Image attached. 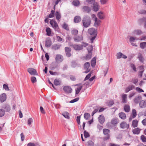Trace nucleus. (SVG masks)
<instances>
[{
  "label": "nucleus",
  "mask_w": 146,
  "mask_h": 146,
  "mask_svg": "<svg viewBox=\"0 0 146 146\" xmlns=\"http://www.w3.org/2000/svg\"><path fill=\"white\" fill-rule=\"evenodd\" d=\"M122 102L124 103H126L127 102V95L126 94H124L122 95L121 96Z\"/></svg>",
  "instance_id": "21"
},
{
  "label": "nucleus",
  "mask_w": 146,
  "mask_h": 146,
  "mask_svg": "<svg viewBox=\"0 0 146 146\" xmlns=\"http://www.w3.org/2000/svg\"><path fill=\"white\" fill-rule=\"evenodd\" d=\"M140 131V129L139 128H137L134 129L133 130V133L135 134H138L139 133Z\"/></svg>",
  "instance_id": "32"
},
{
  "label": "nucleus",
  "mask_w": 146,
  "mask_h": 146,
  "mask_svg": "<svg viewBox=\"0 0 146 146\" xmlns=\"http://www.w3.org/2000/svg\"><path fill=\"white\" fill-rule=\"evenodd\" d=\"M50 24L55 31H56L58 33L60 32L58 24L55 20H52L50 21Z\"/></svg>",
  "instance_id": "3"
},
{
  "label": "nucleus",
  "mask_w": 146,
  "mask_h": 146,
  "mask_svg": "<svg viewBox=\"0 0 146 146\" xmlns=\"http://www.w3.org/2000/svg\"><path fill=\"white\" fill-rule=\"evenodd\" d=\"M87 50L88 52H92V51L93 50L92 46L91 45L88 46L87 47Z\"/></svg>",
  "instance_id": "56"
},
{
  "label": "nucleus",
  "mask_w": 146,
  "mask_h": 146,
  "mask_svg": "<svg viewBox=\"0 0 146 146\" xmlns=\"http://www.w3.org/2000/svg\"><path fill=\"white\" fill-rule=\"evenodd\" d=\"M93 4V11L95 12L98 11L99 9L100 8V6L98 3L97 2H95Z\"/></svg>",
  "instance_id": "5"
},
{
  "label": "nucleus",
  "mask_w": 146,
  "mask_h": 146,
  "mask_svg": "<svg viewBox=\"0 0 146 146\" xmlns=\"http://www.w3.org/2000/svg\"><path fill=\"white\" fill-rule=\"evenodd\" d=\"M60 46V45L54 44L52 46V48L55 50L59 49Z\"/></svg>",
  "instance_id": "42"
},
{
  "label": "nucleus",
  "mask_w": 146,
  "mask_h": 146,
  "mask_svg": "<svg viewBox=\"0 0 146 146\" xmlns=\"http://www.w3.org/2000/svg\"><path fill=\"white\" fill-rule=\"evenodd\" d=\"M118 120L117 118H115L111 119V123L113 125H115L118 123Z\"/></svg>",
  "instance_id": "22"
},
{
  "label": "nucleus",
  "mask_w": 146,
  "mask_h": 146,
  "mask_svg": "<svg viewBox=\"0 0 146 146\" xmlns=\"http://www.w3.org/2000/svg\"><path fill=\"white\" fill-rule=\"evenodd\" d=\"M100 2L102 5H106L107 3L108 0H100Z\"/></svg>",
  "instance_id": "49"
},
{
  "label": "nucleus",
  "mask_w": 146,
  "mask_h": 146,
  "mask_svg": "<svg viewBox=\"0 0 146 146\" xmlns=\"http://www.w3.org/2000/svg\"><path fill=\"white\" fill-rule=\"evenodd\" d=\"M82 22L83 26L85 28H87L91 23V19L89 16H86L83 18Z\"/></svg>",
  "instance_id": "1"
},
{
  "label": "nucleus",
  "mask_w": 146,
  "mask_h": 146,
  "mask_svg": "<svg viewBox=\"0 0 146 146\" xmlns=\"http://www.w3.org/2000/svg\"><path fill=\"white\" fill-rule=\"evenodd\" d=\"M74 39L75 42H78L82 40V36H80L77 37H74Z\"/></svg>",
  "instance_id": "19"
},
{
  "label": "nucleus",
  "mask_w": 146,
  "mask_h": 146,
  "mask_svg": "<svg viewBox=\"0 0 146 146\" xmlns=\"http://www.w3.org/2000/svg\"><path fill=\"white\" fill-rule=\"evenodd\" d=\"M138 40V39L136 37L131 36L129 38L130 42H135L136 41Z\"/></svg>",
  "instance_id": "26"
},
{
  "label": "nucleus",
  "mask_w": 146,
  "mask_h": 146,
  "mask_svg": "<svg viewBox=\"0 0 146 146\" xmlns=\"http://www.w3.org/2000/svg\"><path fill=\"white\" fill-rule=\"evenodd\" d=\"M139 107L141 108H145L146 107V100H141L139 103Z\"/></svg>",
  "instance_id": "13"
},
{
  "label": "nucleus",
  "mask_w": 146,
  "mask_h": 146,
  "mask_svg": "<svg viewBox=\"0 0 146 146\" xmlns=\"http://www.w3.org/2000/svg\"><path fill=\"white\" fill-rule=\"evenodd\" d=\"M63 90L67 93H71L72 91L71 88L68 86H64L63 88Z\"/></svg>",
  "instance_id": "11"
},
{
  "label": "nucleus",
  "mask_w": 146,
  "mask_h": 146,
  "mask_svg": "<svg viewBox=\"0 0 146 146\" xmlns=\"http://www.w3.org/2000/svg\"><path fill=\"white\" fill-rule=\"evenodd\" d=\"M98 120L100 123L102 124L105 121V119L104 116L101 115H100L98 117Z\"/></svg>",
  "instance_id": "18"
},
{
  "label": "nucleus",
  "mask_w": 146,
  "mask_h": 146,
  "mask_svg": "<svg viewBox=\"0 0 146 146\" xmlns=\"http://www.w3.org/2000/svg\"><path fill=\"white\" fill-rule=\"evenodd\" d=\"M124 110L125 112H128L130 111L129 105L127 104L125 105L124 106Z\"/></svg>",
  "instance_id": "29"
},
{
  "label": "nucleus",
  "mask_w": 146,
  "mask_h": 146,
  "mask_svg": "<svg viewBox=\"0 0 146 146\" xmlns=\"http://www.w3.org/2000/svg\"><path fill=\"white\" fill-rule=\"evenodd\" d=\"M98 17L100 19H103L105 17V15L104 12L103 11H100L97 14Z\"/></svg>",
  "instance_id": "9"
},
{
  "label": "nucleus",
  "mask_w": 146,
  "mask_h": 146,
  "mask_svg": "<svg viewBox=\"0 0 146 146\" xmlns=\"http://www.w3.org/2000/svg\"><path fill=\"white\" fill-rule=\"evenodd\" d=\"M82 11L83 12L88 13L91 11V8L88 6H84L82 7Z\"/></svg>",
  "instance_id": "8"
},
{
  "label": "nucleus",
  "mask_w": 146,
  "mask_h": 146,
  "mask_svg": "<svg viewBox=\"0 0 146 146\" xmlns=\"http://www.w3.org/2000/svg\"><path fill=\"white\" fill-rule=\"evenodd\" d=\"M90 116V114L88 113H85L84 114V117L86 120H88Z\"/></svg>",
  "instance_id": "40"
},
{
  "label": "nucleus",
  "mask_w": 146,
  "mask_h": 146,
  "mask_svg": "<svg viewBox=\"0 0 146 146\" xmlns=\"http://www.w3.org/2000/svg\"><path fill=\"white\" fill-rule=\"evenodd\" d=\"M87 144L88 146H94V145L93 142L91 141H88L87 142Z\"/></svg>",
  "instance_id": "61"
},
{
  "label": "nucleus",
  "mask_w": 146,
  "mask_h": 146,
  "mask_svg": "<svg viewBox=\"0 0 146 146\" xmlns=\"http://www.w3.org/2000/svg\"><path fill=\"white\" fill-rule=\"evenodd\" d=\"M72 34L74 35H76L78 33V31L77 30H73L71 31Z\"/></svg>",
  "instance_id": "46"
},
{
  "label": "nucleus",
  "mask_w": 146,
  "mask_h": 146,
  "mask_svg": "<svg viewBox=\"0 0 146 146\" xmlns=\"http://www.w3.org/2000/svg\"><path fill=\"white\" fill-rule=\"evenodd\" d=\"M81 20V17L79 16H77L74 17V21L75 23H78L80 22Z\"/></svg>",
  "instance_id": "24"
},
{
  "label": "nucleus",
  "mask_w": 146,
  "mask_h": 146,
  "mask_svg": "<svg viewBox=\"0 0 146 146\" xmlns=\"http://www.w3.org/2000/svg\"><path fill=\"white\" fill-rule=\"evenodd\" d=\"M51 45V41L49 39L46 40L45 42V46L47 47H50Z\"/></svg>",
  "instance_id": "28"
},
{
  "label": "nucleus",
  "mask_w": 146,
  "mask_h": 146,
  "mask_svg": "<svg viewBox=\"0 0 146 146\" xmlns=\"http://www.w3.org/2000/svg\"><path fill=\"white\" fill-rule=\"evenodd\" d=\"M82 44H72L70 45V46H72L73 48L77 51H80L83 49L84 47H86L88 45V44L84 42H82Z\"/></svg>",
  "instance_id": "2"
},
{
  "label": "nucleus",
  "mask_w": 146,
  "mask_h": 146,
  "mask_svg": "<svg viewBox=\"0 0 146 146\" xmlns=\"http://www.w3.org/2000/svg\"><path fill=\"white\" fill-rule=\"evenodd\" d=\"M61 83V81L58 79H55L54 81V84L57 86L59 85Z\"/></svg>",
  "instance_id": "37"
},
{
  "label": "nucleus",
  "mask_w": 146,
  "mask_h": 146,
  "mask_svg": "<svg viewBox=\"0 0 146 146\" xmlns=\"http://www.w3.org/2000/svg\"><path fill=\"white\" fill-rule=\"evenodd\" d=\"M80 4L79 1L77 0H74L72 2V4L75 6H78Z\"/></svg>",
  "instance_id": "41"
},
{
  "label": "nucleus",
  "mask_w": 146,
  "mask_h": 146,
  "mask_svg": "<svg viewBox=\"0 0 146 146\" xmlns=\"http://www.w3.org/2000/svg\"><path fill=\"white\" fill-rule=\"evenodd\" d=\"M3 108L5 109L6 112H9L11 110L10 106L8 104H5L3 106Z\"/></svg>",
  "instance_id": "25"
},
{
  "label": "nucleus",
  "mask_w": 146,
  "mask_h": 146,
  "mask_svg": "<svg viewBox=\"0 0 146 146\" xmlns=\"http://www.w3.org/2000/svg\"><path fill=\"white\" fill-rule=\"evenodd\" d=\"M142 98L141 96H137L135 97L134 99V102L136 104H138L141 101Z\"/></svg>",
  "instance_id": "16"
},
{
  "label": "nucleus",
  "mask_w": 146,
  "mask_h": 146,
  "mask_svg": "<svg viewBox=\"0 0 146 146\" xmlns=\"http://www.w3.org/2000/svg\"><path fill=\"white\" fill-rule=\"evenodd\" d=\"M130 66L134 71L136 72L137 71L136 68L135 64H130Z\"/></svg>",
  "instance_id": "47"
},
{
  "label": "nucleus",
  "mask_w": 146,
  "mask_h": 146,
  "mask_svg": "<svg viewBox=\"0 0 146 146\" xmlns=\"http://www.w3.org/2000/svg\"><path fill=\"white\" fill-rule=\"evenodd\" d=\"M132 116L133 118H135L137 115L136 111L135 109H133L132 110Z\"/></svg>",
  "instance_id": "48"
},
{
  "label": "nucleus",
  "mask_w": 146,
  "mask_h": 146,
  "mask_svg": "<svg viewBox=\"0 0 146 146\" xmlns=\"http://www.w3.org/2000/svg\"><path fill=\"white\" fill-rule=\"evenodd\" d=\"M86 2L89 4H93L95 3V0H86Z\"/></svg>",
  "instance_id": "59"
},
{
  "label": "nucleus",
  "mask_w": 146,
  "mask_h": 146,
  "mask_svg": "<svg viewBox=\"0 0 146 146\" xmlns=\"http://www.w3.org/2000/svg\"><path fill=\"white\" fill-rule=\"evenodd\" d=\"M118 115L119 117L123 119H125L126 118V115L123 112L119 113Z\"/></svg>",
  "instance_id": "23"
},
{
  "label": "nucleus",
  "mask_w": 146,
  "mask_h": 146,
  "mask_svg": "<svg viewBox=\"0 0 146 146\" xmlns=\"http://www.w3.org/2000/svg\"><path fill=\"white\" fill-rule=\"evenodd\" d=\"M141 139L143 142H146V137L144 135H141Z\"/></svg>",
  "instance_id": "53"
},
{
  "label": "nucleus",
  "mask_w": 146,
  "mask_h": 146,
  "mask_svg": "<svg viewBox=\"0 0 146 146\" xmlns=\"http://www.w3.org/2000/svg\"><path fill=\"white\" fill-rule=\"evenodd\" d=\"M88 33L91 35H97V31L93 28H90L88 29Z\"/></svg>",
  "instance_id": "6"
},
{
  "label": "nucleus",
  "mask_w": 146,
  "mask_h": 146,
  "mask_svg": "<svg viewBox=\"0 0 146 146\" xmlns=\"http://www.w3.org/2000/svg\"><path fill=\"white\" fill-rule=\"evenodd\" d=\"M96 58L95 57L93 58L91 61V65L92 67H94L96 65Z\"/></svg>",
  "instance_id": "31"
},
{
  "label": "nucleus",
  "mask_w": 146,
  "mask_h": 146,
  "mask_svg": "<svg viewBox=\"0 0 146 146\" xmlns=\"http://www.w3.org/2000/svg\"><path fill=\"white\" fill-rule=\"evenodd\" d=\"M122 53L121 52H119L117 54L116 56L117 59H119L122 57Z\"/></svg>",
  "instance_id": "55"
},
{
  "label": "nucleus",
  "mask_w": 146,
  "mask_h": 146,
  "mask_svg": "<svg viewBox=\"0 0 146 146\" xmlns=\"http://www.w3.org/2000/svg\"><path fill=\"white\" fill-rule=\"evenodd\" d=\"M56 61L58 62H61L63 60V56L59 54H57L56 57Z\"/></svg>",
  "instance_id": "15"
},
{
  "label": "nucleus",
  "mask_w": 146,
  "mask_h": 146,
  "mask_svg": "<svg viewBox=\"0 0 146 146\" xmlns=\"http://www.w3.org/2000/svg\"><path fill=\"white\" fill-rule=\"evenodd\" d=\"M82 88V86H80L76 90V94H78Z\"/></svg>",
  "instance_id": "39"
},
{
  "label": "nucleus",
  "mask_w": 146,
  "mask_h": 146,
  "mask_svg": "<svg viewBox=\"0 0 146 146\" xmlns=\"http://www.w3.org/2000/svg\"><path fill=\"white\" fill-rule=\"evenodd\" d=\"M133 33L134 34L137 35H141L143 33L142 31L140 30L139 29L135 30L133 31Z\"/></svg>",
  "instance_id": "34"
},
{
  "label": "nucleus",
  "mask_w": 146,
  "mask_h": 146,
  "mask_svg": "<svg viewBox=\"0 0 146 146\" xmlns=\"http://www.w3.org/2000/svg\"><path fill=\"white\" fill-rule=\"evenodd\" d=\"M135 90L138 92L139 93L144 92V91L141 89L139 87H136L135 88Z\"/></svg>",
  "instance_id": "57"
},
{
  "label": "nucleus",
  "mask_w": 146,
  "mask_h": 146,
  "mask_svg": "<svg viewBox=\"0 0 146 146\" xmlns=\"http://www.w3.org/2000/svg\"><path fill=\"white\" fill-rule=\"evenodd\" d=\"M3 88L6 91H9L10 90L9 88L7 85L4 84L3 85Z\"/></svg>",
  "instance_id": "52"
},
{
  "label": "nucleus",
  "mask_w": 146,
  "mask_h": 146,
  "mask_svg": "<svg viewBox=\"0 0 146 146\" xmlns=\"http://www.w3.org/2000/svg\"><path fill=\"white\" fill-rule=\"evenodd\" d=\"M84 136L85 138H86L90 136L89 133L86 131L85 130L84 131Z\"/></svg>",
  "instance_id": "58"
},
{
  "label": "nucleus",
  "mask_w": 146,
  "mask_h": 146,
  "mask_svg": "<svg viewBox=\"0 0 146 146\" xmlns=\"http://www.w3.org/2000/svg\"><path fill=\"white\" fill-rule=\"evenodd\" d=\"M33 121V119L32 118H30L28 119V124L29 125H30L31 123Z\"/></svg>",
  "instance_id": "62"
},
{
  "label": "nucleus",
  "mask_w": 146,
  "mask_h": 146,
  "mask_svg": "<svg viewBox=\"0 0 146 146\" xmlns=\"http://www.w3.org/2000/svg\"><path fill=\"white\" fill-rule=\"evenodd\" d=\"M5 113V111L3 109H0V117L3 116Z\"/></svg>",
  "instance_id": "44"
},
{
  "label": "nucleus",
  "mask_w": 146,
  "mask_h": 146,
  "mask_svg": "<svg viewBox=\"0 0 146 146\" xmlns=\"http://www.w3.org/2000/svg\"><path fill=\"white\" fill-rule=\"evenodd\" d=\"M38 145L37 143H34L32 142L29 143L27 145V146H36Z\"/></svg>",
  "instance_id": "54"
},
{
  "label": "nucleus",
  "mask_w": 146,
  "mask_h": 146,
  "mask_svg": "<svg viewBox=\"0 0 146 146\" xmlns=\"http://www.w3.org/2000/svg\"><path fill=\"white\" fill-rule=\"evenodd\" d=\"M135 87V86L132 85L129 86L125 89V92H128L134 89Z\"/></svg>",
  "instance_id": "17"
},
{
  "label": "nucleus",
  "mask_w": 146,
  "mask_h": 146,
  "mask_svg": "<svg viewBox=\"0 0 146 146\" xmlns=\"http://www.w3.org/2000/svg\"><path fill=\"white\" fill-rule=\"evenodd\" d=\"M109 146H120V145L114 143H110L109 144Z\"/></svg>",
  "instance_id": "64"
},
{
  "label": "nucleus",
  "mask_w": 146,
  "mask_h": 146,
  "mask_svg": "<svg viewBox=\"0 0 146 146\" xmlns=\"http://www.w3.org/2000/svg\"><path fill=\"white\" fill-rule=\"evenodd\" d=\"M54 10H52L51 11V13L48 15L49 18H52L54 17Z\"/></svg>",
  "instance_id": "43"
},
{
  "label": "nucleus",
  "mask_w": 146,
  "mask_h": 146,
  "mask_svg": "<svg viewBox=\"0 0 146 146\" xmlns=\"http://www.w3.org/2000/svg\"><path fill=\"white\" fill-rule=\"evenodd\" d=\"M79 100V98H76L72 100L70 102V103H73Z\"/></svg>",
  "instance_id": "63"
},
{
  "label": "nucleus",
  "mask_w": 146,
  "mask_h": 146,
  "mask_svg": "<svg viewBox=\"0 0 146 146\" xmlns=\"http://www.w3.org/2000/svg\"><path fill=\"white\" fill-rule=\"evenodd\" d=\"M62 27L64 29H66V30L68 31L69 30V28L68 27V26L65 23H64L63 24Z\"/></svg>",
  "instance_id": "50"
},
{
  "label": "nucleus",
  "mask_w": 146,
  "mask_h": 146,
  "mask_svg": "<svg viewBox=\"0 0 146 146\" xmlns=\"http://www.w3.org/2000/svg\"><path fill=\"white\" fill-rule=\"evenodd\" d=\"M92 52H88V54L86 56V59H90L92 56Z\"/></svg>",
  "instance_id": "51"
},
{
  "label": "nucleus",
  "mask_w": 146,
  "mask_h": 146,
  "mask_svg": "<svg viewBox=\"0 0 146 146\" xmlns=\"http://www.w3.org/2000/svg\"><path fill=\"white\" fill-rule=\"evenodd\" d=\"M129 124H127L125 121L122 122L120 124V126L122 129H128L129 127Z\"/></svg>",
  "instance_id": "4"
},
{
  "label": "nucleus",
  "mask_w": 146,
  "mask_h": 146,
  "mask_svg": "<svg viewBox=\"0 0 146 146\" xmlns=\"http://www.w3.org/2000/svg\"><path fill=\"white\" fill-rule=\"evenodd\" d=\"M28 71L32 75H37L38 73L36 70L33 68H29L28 69Z\"/></svg>",
  "instance_id": "7"
},
{
  "label": "nucleus",
  "mask_w": 146,
  "mask_h": 146,
  "mask_svg": "<svg viewBox=\"0 0 146 146\" xmlns=\"http://www.w3.org/2000/svg\"><path fill=\"white\" fill-rule=\"evenodd\" d=\"M103 132L104 134L107 135L110 132V130L108 129H103Z\"/></svg>",
  "instance_id": "45"
},
{
  "label": "nucleus",
  "mask_w": 146,
  "mask_h": 146,
  "mask_svg": "<svg viewBox=\"0 0 146 146\" xmlns=\"http://www.w3.org/2000/svg\"><path fill=\"white\" fill-rule=\"evenodd\" d=\"M62 115L65 118L68 119L70 117L69 113L66 111L64 112Z\"/></svg>",
  "instance_id": "35"
},
{
  "label": "nucleus",
  "mask_w": 146,
  "mask_h": 146,
  "mask_svg": "<svg viewBox=\"0 0 146 146\" xmlns=\"http://www.w3.org/2000/svg\"><path fill=\"white\" fill-rule=\"evenodd\" d=\"M140 47L142 49L146 48V42H143L141 43L140 44Z\"/></svg>",
  "instance_id": "38"
},
{
  "label": "nucleus",
  "mask_w": 146,
  "mask_h": 146,
  "mask_svg": "<svg viewBox=\"0 0 146 146\" xmlns=\"http://www.w3.org/2000/svg\"><path fill=\"white\" fill-rule=\"evenodd\" d=\"M65 50L66 56L68 57H70L71 55L70 52L71 49L68 47H66L65 48Z\"/></svg>",
  "instance_id": "12"
},
{
  "label": "nucleus",
  "mask_w": 146,
  "mask_h": 146,
  "mask_svg": "<svg viewBox=\"0 0 146 146\" xmlns=\"http://www.w3.org/2000/svg\"><path fill=\"white\" fill-rule=\"evenodd\" d=\"M31 80L32 82L33 83H35L36 82V78L34 76H33L31 78Z\"/></svg>",
  "instance_id": "60"
},
{
  "label": "nucleus",
  "mask_w": 146,
  "mask_h": 146,
  "mask_svg": "<svg viewBox=\"0 0 146 146\" xmlns=\"http://www.w3.org/2000/svg\"><path fill=\"white\" fill-rule=\"evenodd\" d=\"M46 35L48 36L51 35V31L50 28L49 27H47L46 29Z\"/></svg>",
  "instance_id": "36"
},
{
  "label": "nucleus",
  "mask_w": 146,
  "mask_h": 146,
  "mask_svg": "<svg viewBox=\"0 0 146 146\" xmlns=\"http://www.w3.org/2000/svg\"><path fill=\"white\" fill-rule=\"evenodd\" d=\"M94 20L95 21L94 26L96 27H98L100 24L101 21L98 18H96V19H94Z\"/></svg>",
  "instance_id": "27"
},
{
  "label": "nucleus",
  "mask_w": 146,
  "mask_h": 146,
  "mask_svg": "<svg viewBox=\"0 0 146 146\" xmlns=\"http://www.w3.org/2000/svg\"><path fill=\"white\" fill-rule=\"evenodd\" d=\"M138 58L139 61L143 62L144 61V58L141 53H139L138 56Z\"/></svg>",
  "instance_id": "33"
},
{
  "label": "nucleus",
  "mask_w": 146,
  "mask_h": 146,
  "mask_svg": "<svg viewBox=\"0 0 146 146\" xmlns=\"http://www.w3.org/2000/svg\"><path fill=\"white\" fill-rule=\"evenodd\" d=\"M6 95L5 93H3L0 96V101L1 102H5L6 99Z\"/></svg>",
  "instance_id": "14"
},
{
  "label": "nucleus",
  "mask_w": 146,
  "mask_h": 146,
  "mask_svg": "<svg viewBox=\"0 0 146 146\" xmlns=\"http://www.w3.org/2000/svg\"><path fill=\"white\" fill-rule=\"evenodd\" d=\"M138 121L135 119L133 120L132 123V126L133 127H135L137 126Z\"/></svg>",
  "instance_id": "20"
},
{
  "label": "nucleus",
  "mask_w": 146,
  "mask_h": 146,
  "mask_svg": "<svg viewBox=\"0 0 146 146\" xmlns=\"http://www.w3.org/2000/svg\"><path fill=\"white\" fill-rule=\"evenodd\" d=\"M55 16L57 20L60 21L59 20L61 17L60 13H59L58 11H56L55 13Z\"/></svg>",
  "instance_id": "30"
},
{
  "label": "nucleus",
  "mask_w": 146,
  "mask_h": 146,
  "mask_svg": "<svg viewBox=\"0 0 146 146\" xmlns=\"http://www.w3.org/2000/svg\"><path fill=\"white\" fill-rule=\"evenodd\" d=\"M90 66V64L89 62H87L85 63L84 65V69L86 70L84 72L87 73L89 72L90 70V69L89 68Z\"/></svg>",
  "instance_id": "10"
}]
</instances>
